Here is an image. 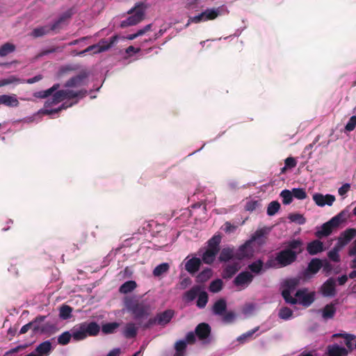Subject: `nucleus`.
<instances>
[{
    "label": "nucleus",
    "instance_id": "obj_40",
    "mask_svg": "<svg viewBox=\"0 0 356 356\" xmlns=\"http://www.w3.org/2000/svg\"><path fill=\"white\" fill-rule=\"evenodd\" d=\"M264 267V262L261 259H258L254 262L249 264L248 268L253 273L259 274L261 273Z\"/></svg>",
    "mask_w": 356,
    "mask_h": 356
},
{
    "label": "nucleus",
    "instance_id": "obj_7",
    "mask_svg": "<svg viewBox=\"0 0 356 356\" xmlns=\"http://www.w3.org/2000/svg\"><path fill=\"white\" fill-rule=\"evenodd\" d=\"M294 298L297 300V303L307 307L314 301L315 294L314 292L308 293L307 289H302L296 291Z\"/></svg>",
    "mask_w": 356,
    "mask_h": 356
},
{
    "label": "nucleus",
    "instance_id": "obj_3",
    "mask_svg": "<svg viewBox=\"0 0 356 356\" xmlns=\"http://www.w3.org/2000/svg\"><path fill=\"white\" fill-rule=\"evenodd\" d=\"M349 218V215L342 211L329 221L323 223L320 229L315 232V236L318 238L328 236L332 232L333 229L337 227L341 222H345Z\"/></svg>",
    "mask_w": 356,
    "mask_h": 356
},
{
    "label": "nucleus",
    "instance_id": "obj_27",
    "mask_svg": "<svg viewBox=\"0 0 356 356\" xmlns=\"http://www.w3.org/2000/svg\"><path fill=\"white\" fill-rule=\"evenodd\" d=\"M138 333V327H136L134 323H128L126 324L122 334L124 337L127 339H133L135 338Z\"/></svg>",
    "mask_w": 356,
    "mask_h": 356
},
{
    "label": "nucleus",
    "instance_id": "obj_38",
    "mask_svg": "<svg viewBox=\"0 0 356 356\" xmlns=\"http://www.w3.org/2000/svg\"><path fill=\"white\" fill-rule=\"evenodd\" d=\"M203 14L204 21L215 19L220 15V8L207 9L203 11Z\"/></svg>",
    "mask_w": 356,
    "mask_h": 356
},
{
    "label": "nucleus",
    "instance_id": "obj_6",
    "mask_svg": "<svg viewBox=\"0 0 356 356\" xmlns=\"http://www.w3.org/2000/svg\"><path fill=\"white\" fill-rule=\"evenodd\" d=\"M300 284V279L295 277L286 280L284 283V289L282 291V296L286 302L291 305L297 304V300L291 296V293Z\"/></svg>",
    "mask_w": 356,
    "mask_h": 356
},
{
    "label": "nucleus",
    "instance_id": "obj_54",
    "mask_svg": "<svg viewBox=\"0 0 356 356\" xmlns=\"http://www.w3.org/2000/svg\"><path fill=\"white\" fill-rule=\"evenodd\" d=\"M158 325V320L156 315L154 317L150 318L148 321L145 323H138V325L142 327L143 330H148L153 327L154 325Z\"/></svg>",
    "mask_w": 356,
    "mask_h": 356
},
{
    "label": "nucleus",
    "instance_id": "obj_26",
    "mask_svg": "<svg viewBox=\"0 0 356 356\" xmlns=\"http://www.w3.org/2000/svg\"><path fill=\"white\" fill-rule=\"evenodd\" d=\"M227 309V302L225 299L220 298L216 301L213 305L212 312L215 315L222 316Z\"/></svg>",
    "mask_w": 356,
    "mask_h": 356
},
{
    "label": "nucleus",
    "instance_id": "obj_28",
    "mask_svg": "<svg viewBox=\"0 0 356 356\" xmlns=\"http://www.w3.org/2000/svg\"><path fill=\"white\" fill-rule=\"evenodd\" d=\"M60 84L55 83L50 88L46 90H41L33 93V96L39 99H45L49 96L51 95L56 90L59 89Z\"/></svg>",
    "mask_w": 356,
    "mask_h": 356
},
{
    "label": "nucleus",
    "instance_id": "obj_50",
    "mask_svg": "<svg viewBox=\"0 0 356 356\" xmlns=\"http://www.w3.org/2000/svg\"><path fill=\"white\" fill-rule=\"evenodd\" d=\"M72 309L69 305H63L60 308L59 316L62 319L66 320L71 316Z\"/></svg>",
    "mask_w": 356,
    "mask_h": 356
},
{
    "label": "nucleus",
    "instance_id": "obj_55",
    "mask_svg": "<svg viewBox=\"0 0 356 356\" xmlns=\"http://www.w3.org/2000/svg\"><path fill=\"white\" fill-rule=\"evenodd\" d=\"M19 82V79L15 76H10L6 79H0V88L12 83H18Z\"/></svg>",
    "mask_w": 356,
    "mask_h": 356
},
{
    "label": "nucleus",
    "instance_id": "obj_36",
    "mask_svg": "<svg viewBox=\"0 0 356 356\" xmlns=\"http://www.w3.org/2000/svg\"><path fill=\"white\" fill-rule=\"evenodd\" d=\"M137 286L136 282L134 280H129L122 284L120 289L119 291L121 293L127 294L128 293L134 291Z\"/></svg>",
    "mask_w": 356,
    "mask_h": 356
},
{
    "label": "nucleus",
    "instance_id": "obj_46",
    "mask_svg": "<svg viewBox=\"0 0 356 356\" xmlns=\"http://www.w3.org/2000/svg\"><path fill=\"white\" fill-rule=\"evenodd\" d=\"M208 294L205 291H200L197 296V307L203 309L206 307L208 302Z\"/></svg>",
    "mask_w": 356,
    "mask_h": 356
},
{
    "label": "nucleus",
    "instance_id": "obj_29",
    "mask_svg": "<svg viewBox=\"0 0 356 356\" xmlns=\"http://www.w3.org/2000/svg\"><path fill=\"white\" fill-rule=\"evenodd\" d=\"M218 252L207 248L202 254V262L206 264H212L218 254Z\"/></svg>",
    "mask_w": 356,
    "mask_h": 356
},
{
    "label": "nucleus",
    "instance_id": "obj_11",
    "mask_svg": "<svg viewBox=\"0 0 356 356\" xmlns=\"http://www.w3.org/2000/svg\"><path fill=\"white\" fill-rule=\"evenodd\" d=\"M82 330L85 334H86V338L90 337L97 336L100 330L99 325L96 322H83L79 324Z\"/></svg>",
    "mask_w": 356,
    "mask_h": 356
},
{
    "label": "nucleus",
    "instance_id": "obj_10",
    "mask_svg": "<svg viewBox=\"0 0 356 356\" xmlns=\"http://www.w3.org/2000/svg\"><path fill=\"white\" fill-rule=\"evenodd\" d=\"M321 291L325 297H333L336 294V283L334 278L327 280L321 286Z\"/></svg>",
    "mask_w": 356,
    "mask_h": 356
},
{
    "label": "nucleus",
    "instance_id": "obj_59",
    "mask_svg": "<svg viewBox=\"0 0 356 356\" xmlns=\"http://www.w3.org/2000/svg\"><path fill=\"white\" fill-rule=\"evenodd\" d=\"M99 49H100V45H98V44H92V45L88 47L84 50L79 52L78 55L81 56L86 53L92 51H93L94 54H99V53H102V51H99Z\"/></svg>",
    "mask_w": 356,
    "mask_h": 356
},
{
    "label": "nucleus",
    "instance_id": "obj_32",
    "mask_svg": "<svg viewBox=\"0 0 356 356\" xmlns=\"http://www.w3.org/2000/svg\"><path fill=\"white\" fill-rule=\"evenodd\" d=\"M46 316H36L32 321L30 323H33L31 325V330L34 334H38L41 332V327L42 323L44 321L46 318Z\"/></svg>",
    "mask_w": 356,
    "mask_h": 356
},
{
    "label": "nucleus",
    "instance_id": "obj_12",
    "mask_svg": "<svg viewBox=\"0 0 356 356\" xmlns=\"http://www.w3.org/2000/svg\"><path fill=\"white\" fill-rule=\"evenodd\" d=\"M313 200L319 207H324L325 205L332 206L335 201V197L330 194L324 195L321 193H315L313 195Z\"/></svg>",
    "mask_w": 356,
    "mask_h": 356
},
{
    "label": "nucleus",
    "instance_id": "obj_15",
    "mask_svg": "<svg viewBox=\"0 0 356 356\" xmlns=\"http://www.w3.org/2000/svg\"><path fill=\"white\" fill-rule=\"evenodd\" d=\"M175 316V311L172 309H166L163 312L156 314L158 325L161 326H165L168 324Z\"/></svg>",
    "mask_w": 356,
    "mask_h": 356
},
{
    "label": "nucleus",
    "instance_id": "obj_39",
    "mask_svg": "<svg viewBox=\"0 0 356 356\" xmlns=\"http://www.w3.org/2000/svg\"><path fill=\"white\" fill-rule=\"evenodd\" d=\"M200 291V286H195L184 293V298L187 301H193L198 296Z\"/></svg>",
    "mask_w": 356,
    "mask_h": 356
},
{
    "label": "nucleus",
    "instance_id": "obj_63",
    "mask_svg": "<svg viewBox=\"0 0 356 356\" xmlns=\"http://www.w3.org/2000/svg\"><path fill=\"white\" fill-rule=\"evenodd\" d=\"M356 338L355 335L348 334H346L345 337V344L347 348L350 350H353V343L352 341Z\"/></svg>",
    "mask_w": 356,
    "mask_h": 356
},
{
    "label": "nucleus",
    "instance_id": "obj_61",
    "mask_svg": "<svg viewBox=\"0 0 356 356\" xmlns=\"http://www.w3.org/2000/svg\"><path fill=\"white\" fill-rule=\"evenodd\" d=\"M222 316V320L224 322L232 323L234 320V318L236 317V314L234 312L229 311V312H225Z\"/></svg>",
    "mask_w": 356,
    "mask_h": 356
},
{
    "label": "nucleus",
    "instance_id": "obj_23",
    "mask_svg": "<svg viewBox=\"0 0 356 356\" xmlns=\"http://www.w3.org/2000/svg\"><path fill=\"white\" fill-rule=\"evenodd\" d=\"M348 352L346 348L341 347L337 344L327 347V356H347Z\"/></svg>",
    "mask_w": 356,
    "mask_h": 356
},
{
    "label": "nucleus",
    "instance_id": "obj_30",
    "mask_svg": "<svg viewBox=\"0 0 356 356\" xmlns=\"http://www.w3.org/2000/svg\"><path fill=\"white\" fill-rule=\"evenodd\" d=\"M234 257V248H225L220 252L218 259L220 261H228Z\"/></svg>",
    "mask_w": 356,
    "mask_h": 356
},
{
    "label": "nucleus",
    "instance_id": "obj_34",
    "mask_svg": "<svg viewBox=\"0 0 356 356\" xmlns=\"http://www.w3.org/2000/svg\"><path fill=\"white\" fill-rule=\"evenodd\" d=\"M71 331L74 341H79L86 339V334H84L79 324L75 325Z\"/></svg>",
    "mask_w": 356,
    "mask_h": 356
},
{
    "label": "nucleus",
    "instance_id": "obj_1",
    "mask_svg": "<svg viewBox=\"0 0 356 356\" xmlns=\"http://www.w3.org/2000/svg\"><path fill=\"white\" fill-rule=\"evenodd\" d=\"M303 251V243L300 239H293L285 243V248L276 254L280 267H286L294 263L298 254Z\"/></svg>",
    "mask_w": 356,
    "mask_h": 356
},
{
    "label": "nucleus",
    "instance_id": "obj_18",
    "mask_svg": "<svg viewBox=\"0 0 356 356\" xmlns=\"http://www.w3.org/2000/svg\"><path fill=\"white\" fill-rule=\"evenodd\" d=\"M324 250L323 242L319 240H314L307 245V251L310 255H315Z\"/></svg>",
    "mask_w": 356,
    "mask_h": 356
},
{
    "label": "nucleus",
    "instance_id": "obj_41",
    "mask_svg": "<svg viewBox=\"0 0 356 356\" xmlns=\"http://www.w3.org/2000/svg\"><path fill=\"white\" fill-rule=\"evenodd\" d=\"M212 270L209 268H207L197 275V281L198 282L204 283L212 276Z\"/></svg>",
    "mask_w": 356,
    "mask_h": 356
},
{
    "label": "nucleus",
    "instance_id": "obj_62",
    "mask_svg": "<svg viewBox=\"0 0 356 356\" xmlns=\"http://www.w3.org/2000/svg\"><path fill=\"white\" fill-rule=\"evenodd\" d=\"M265 266L266 268H280L278 261L276 260V257L275 258L269 259L265 264Z\"/></svg>",
    "mask_w": 356,
    "mask_h": 356
},
{
    "label": "nucleus",
    "instance_id": "obj_42",
    "mask_svg": "<svg viewBox=\"0 0 356 356\" xmlns=\"http://www.w3.org/2000/svg\"><path fill=\"white\" fill-rule=\"evenodd\" d=\"M119 326L120 323L117 322L107 323L102 325V331L106 334H112L115 332V330L118 328Z\"/></svg>",
    "mask_w": 356,
    "mask_h": 356
},
{
    "label": "nucleus",
    "instance_id": "obj_31",
    "mask_svg": "<svg viewBox=\"0 0 356 356\" xmlns=\"http://www.w3.org/2000/svg\"><path fill=\"white\" fill-rule=\"evenodd\" d=\"M240 266L238 263L227 265L223 270V277L231 278L239 270Z\"/></svg>",
    "mask_w": 356,
    "mask_h": 356
},
{
    "label": "nucleus",
    "instance_id": "obj_2",
    "mask_svg": "<svg viewBox=\"0 0 356 356\" xmlns=\"http://www.w3.org/2000/svg\"><path fill=\"white\" fill-rule=\"evenodd\" d=\"M125 306L127 311L133 316L136 321L147 318L151 313L149 304L144 300L136 298H129L125 301Z\"/></svg>",
    "mask_w": 356,
    "mask_h": 356
},
{
    "label": "nucleus",
    "instance_id": "obj_17",
    "mask_svg": "<svg viewBox=\"0 0 356 356\" xmlns=\"http://www.w3.org/2000/svg\"><path fill=\"white\" fill-rule=\"evenodd\" d=\"M195 333L200 340L206 339L210 335L211 327L206 323H200L195 327Z\"/></svg>",
    "mask_w": 356,
    "mask_h": 356
},
{
    "label": "nucleus",
    "instance_id": "obj_49",
    "mask_svg": "<svg viewBox=\"0 0 356 356\" xmlns=\"http://www.w3.org/2000/svg\"><path fill=\"white\" fill-rule=\"evenodd\" d=\"M259 327L257 326V327H254V329L249 330L245 333H243V334H241V336H239L237 338V341L241 343H245L248 339L252 338L253 334L256 332H257L259 330Z\"/></svg>",
    "mask_w": 356,
    "mask_h": 356
},
{
    "label": "nucleus",
    "instance_id": "obj_20",
    "mask_svg": "<svg viewBox=\"0 0 356 356\" xmlns=\"http://www.w3.org/2000/svg\"><path fill=\"white\" fill-rule=\"evenodd\" d=\"M1 104L8 107H17L19 102L15 95H0V105Z\"/></svg>",
    "mask_w": 356,
    "mask_h": 356
},
{
    "label": "nucleus",
    "instance_id": "obj_21",
    "mask_svg": "<svg viewBox=\"0 0 356 356\" xmlns=\"http://www.w3.org/2000/svg\"><path fill=\"white\" fill-rule=\"evenodd\" d=\"M52 350V346L50 341H44L40 343L35 348V351L38 356H47Z\"/></svg>",
    "mask_w": 356,
    "mask_h": 356
},
{
    "label": "nucleus",
    "instance_id": "obj_60",
    "mask_svg": "<svg viewBox=\"0 0 356 356\" xmlns=\"http://www.w3.org/2000/svg\"><path fill=\"white\" fill-rule=\"evenodd\" d=\"M356 127V115L350 117L347 124L345 126V129L347 131H352Z\"/></svg>",
    "mask_w": 356,
    "mask_h": 356
},
{
    "label": "nucleus",
    "instance_id": "obj_14",
    "mask_svg": "<svg viewBox=\"0 0 356 356\" xmlns=\"http://www.w3.org/2000/svg\"><path fill=\"white\" fill-rule=\"evenodd\" d=\"M323 266V262L320 259L314 258L308 264L307 269L304 272V276L307 277L309 274L315 275Z\"/></svg>",
    "mask_w": 356,
    "mask_h": 356
},
{
    "label": "nucleus",
    "instance_id": "obj_19",
    "mask_svg": "<svg viewBox=\"0 0 356 356\" xmlns=\"http://www.w3.org/2000/svg\"><path fill=\"white\" fill-rule=\"evenodd\" d=\"M52 97L51 99H48L45 104L44 106L46 107L50 106L51 105H56L62 101L66 99L65 97L64 90H56L52 95Z\"/></svg>",
    "mask_w": 356,
    "mask_h": 356
},
{
    "label": "nucleus",
    "instance_id": "obj_51",
    "mask_svg": "<svg viewBox=\"0 0 356 356\" xmlns=\"http://www.w3.org/2000/svg\"><path fill=\"white\" fill-rule=\"evenodd\" d=\"M280 209V204L277 201L271 202L267 208V214L270 216H274Z\"/></svg>",
    "mask_w": 356,
    "mask_h": 356
},
{
    "label": "nucleus",
    "instance_id": "obj_58",
    "mask_svg": "<svg viewBox=\"0 0 356 356\" xmlns=\"http://www.w3.org/2000/svg\"><path fill=\"white\" fill-rule=\"evenodd\" d=\"M293 196L298 200H304L307 197V193L303 188H296L292 189Z\"/></svg>",
    "mask_w": 356,
    "mask_h": 356
},
{
    "label": "nucleus",
    "instance_id": "obj_4",
    "mask_svg": "<svg viewBox=\"0 0 356 356\" xmlns=\"http://www.w3.org/2000/svg\"><path fill=\"white\" fill-rule=\"evenodd\" d=\"M145 11V6L144 3H138L134 8L128 11V14L131 15L121 22L120 26L125 28L138 24L144 19Z\"/></svg>",
    "mask_w": 356,
    "mask_h": 356
},
{
    "label": "nucleus",
    "instance_id": "obj_45",
    "mask_svg": "<svg viewBox=\"0 0 356 356\" xmlns=\"http://www.w3.org/2000/svg\"><path fill=\"white\" fill-rule=\"evenodd\" d=\"M15 50V46L6 42L0 47V57H4Z\"/></svg>",
    "mask_w": 356,
    "mask_h": 356
},
{
    "label": "nucleus",
    "instance_id": "obj_33",
    "mask_svg": "<svg viewBox=\"0 0 356 356\" xmlns=\"http://www.w3.org/2000/svg\"><path fill=\"white\" fill-rule=\"evenodd\" d=\"M73 13L71 9L66 11L63 15H61L56 21H55L50 26L49 31H55L56 29L60 27V25L62 22H63L66 19L70 18L72 15Z\"/></svg>",
    "mask_w": 356,
    "mask_h": 356
},
{
    "label": "nucleus",
    "instance_id": "obj_8",
    "mask_svg": "<svg viewBox=\"0 0 356 356\" xmlns=\"http://www.w3.org/2000/svg\"><path fill=\"white\" fill-rule=\"evenodd\" d=\"M89 76L88 72L82 71L76 76L69 79L64 84L66 88H79L86 85V81Z\"/></svg>",
    "mask_w": 356,
    "mask_h": 356
},
{
    "label": "nucleus",
    "instance_id": "obj_57",
    "mask_svg": "<svg viewBox=\"0 0 356 356\" xmlns=\"http://www.w3.org/2000/svg\"><path fill=\"white\" fill-rule=\"evenodd\" d=\"M289 219L292 222H298L299 225H304L306 222V219L300 213H291L289 216Z\"/></svg>",
    "mask_w": 356,
    "mask_h": 356
},
{
    "label": "nucleus",
    "instance_id": "obj_64",
    "mask_svg": "<svg viewBox=\"0 0 356 356\" xmlns=\"http://www.w3.org/2000/svg\"><path fill=\"white\" fill-rule=\"evenodd\" d=\"M284 163H285L286 167L291 169L296 166L297 161L295 158L289 156L285 159Z\"/></svg>",
    "mask_w": 356,
    "mask_h": 356
},
{
    "label": "nucleus",
    "instance_id": "obj_24",
    "mask_svg": "<svg viewBox=\"0 0 356 356\" xmlns=\"http://www.w3.org/2000/svg\"><path fill=\"white\" fill-rule=\"evenodd\" d=\"M118 35H113L108 40L106 39H102L97 44L98 45H100V49H99V51H106L108 50L110 48H111L113 44L118 42Z\"/></svg>",
    "mask_w": 356,
    "mask_h": 356
},
{
    "label": "nucleus",
    "instance_id": "obj_52",
    "mask_svg": "<svg viewBox=\"0 0 356 356\" xmlns=\"http://www.w3.org/2000/svg\"><path fill=\"white\" fill-rule=\"evenodd\" d=\"M280 196L282 197V203L284 204H291L293 197L292 191L287 189L282 191L280 193Z\"/></svg>",
    "mask_w": 356,
    "mask_h": 356
},
{
    "label": "nucleus",
    "instance_id": "obj_5",
    "mask_svg": "<svg viewBox=\"0 0 356 356\" xmlns=\"http://www.w3.org/2000/svg\"><path fill=\"white\" fill-rule=\"evenodd\" d=\"M268 231L266 228H262L257 230L251 236V238L242 245L239 250L241 256L238 258H242L248 256V254L244 252L245 250L250 245L252 242H255L259 245H264L266 243V235Z\"/></svg>",
    "mask_w": 356,
    "mask_h": 356
},
{
    "label": "nucleus",
    "instance_id": "obj_44",
    "mask_svg": "<svg viewBox=\"0 0 356 356\" xmlns=\"http://www.w3.org/2000/svg\"><path fill=\"white\" fill-rule=\"evenodd\" d=\"M49 32V26H43L35 28L31 32V35L34 38H39L48 34Z\"/></svg>",
    "mask_w": 356,
    "mask_h": 356
},
{
    "label": "nucleus",
    "instance_id": "obj_53",
    "mask_svg": "<svg viewBox=\"0 0 356 356\" xmlns=\"http://www.w3.org/2000/svg\"><path fill=\"white\" fill-rule=\"evenodd\" d=\"M341 248H339L338 243L334 246V248L328 252V257L330 260L334 262H339L340 261V257L339 254V251Z\"/></svg>",
    "mask_w": 356,
    "mask_h": 356
},
{
    "label": "nucleus",
    "instance_id": "obj_9",
    "mask_svg": "<svg viewBox=\"0 0 356 356\" xmlns=\"http://www.w3.org/2000/svg\"><path fill=\"white\" fill-rule=\"evenodd\" d=\"M253 275L248 271L240 273L234 280V284L236 286H247L253 280Z\"/></svg>",
    "mask_w": 356,
    "mask_h": 356
},
{
    "label": "nucleus",
    "instance_id": "obj_22",
    "mask_svg": "<svg viewBox=\"0 0 356 356\" xmlns=\"http://www.w3.org/2000/svg\"><path fill=\"white\" fill-rule=\"evenodd\" d=\"M66 99H72L75 98H83L88 95L86 89H81L77 91L71 90L70 88L63 89Z\"/></svg>",
    "mask_w": 356,
    "mask_h": 356
},
{
    "label": "nucleus",
    "instance_id": "obj_35",
    "mask_svg": "<svg viewBox=\"0 0 356 356\" xmlns=\"http://www.w3.org/2000/svg\"><path fill=\"white\" fill-rule=\"evenodd\" d=\"M220 242H221V236L220 235H214L208 241L207 248L219 252Z\"/></svg>",
    "mask_w": 356,
    "mask_h": 356
},
{
    "label": "nucleus",
    "instance_id": "obj_37",
    "mask_svg": "<svg viewBox=\"0 0 356 356\" xmlns=\"http://www.w3.org/2000/svg\"><path fill=\"white\" fill-rule=\"evenodd\" d=\"M170 270V265L168 263H162L154 268L152 274L154 277H160L167 273Z\"/></svg>",
    "mask_w": 356,
    "mask_h": 356
},
{
    "label": "nucleus",
    "instance_id": "obj_43",
    "mask_svg": "<svg viewBox=\"0 0 356 356\" xmlns=\"http://www.w3.org/2000/svg\"><path fill=\"white\" fill-rule=\"evenodd\" d=\"M56 331V325L51 322L42 323L41 327V334H51Z\"/></svg>",
    "mask_w": 356,
    "mask_h": 356
},
{
    "label": "nucleus",
    "instance_id": "obj_13",
    "mask_svg": "<svg viewBox=\"0 0 356 356\" xmlns=\"http://www.w3.org/2000/svg\"><path fill=\"white\" fill-rule=\"evenodd\" d=\"M356 236V229L348 228L341 233L338 239V245L339 248H342L347 245L353 238Z\"/></svg>",
    "mask_w": 356,
    "mask_h": 356
},
{
    "label": "nucleus",
    "instance_id": "obj_47",
    "mask_svg": "<svg viewBox=\"0 0 356 356\" xmlns=\"http://www.w3.org/2000/svg\"><path fill=\"white\" fill-rule=\"evenodd\" d=\"M223 282L220 279H216L210 283L209 290L212 293H218L222 290Z\"/></svg>",
    "mask_w": 356,
    "mask_h": 356
},
{
    "label": "nucleus",
    "instance_id": "obj_56",
    "mask_svg": "<svg viewBox=\"0 0 356 356\" xmlns=\"http://www.w3.org/2000/svg\"><path fill=\"white\" fill-rule=\"evenodd\" d=\"M278 315L280 318L288 320L291 316H292L293 312L290 308L284 307L280 309Z\"/></svg>",
    "mask_w": 356,
    "mask_h": 356
},
{
    "label": "nucleus",
    "instance_id": "obj_25",
    "mask_svg": "<svg viewBox=\"0 0 356 356\" xmlns=\"http://www.w3.org/2000/svg\"><path fill=\"white\" fill-rule=\"evenodd\" d=\"M336 312L337 308L335 305L333 303L327 304L321 310L322 318L325 321L332 319L334 317Z\"/></svg>",
    "mask_w": 356,
    "mask_h": 356
},
{
    "label": "nucleus",
    "instance_id": "obj_16",
    "mask_svg": "<svg viewBox=\"0 0 356 356\" xmlns=\"http://www.w3.org/2000/svg\"><path fill=\"white\" fill-rule=\"evenodd\" d=\"M202 264V260L197 257H193L185 263V269L190 274L193 275L196 273Z\"/></svg>",
    "mask_w": 356,
    "mask_h": 356
},
{
    "label": "nucleus",
    "instance_id": "obj_48",
    "mask_svg": "<svg viewBox=\"0 0 356 356\" xmlns=\"http://www.w3.org/2000/svg\"><path fill=\"white\" fill-rule=\"evenodd\" d=\"M72 338V333L69 331L64 332L58 337V343L62 346H65L70 343Z\"/></svg>",
    "mask_w": 356,
    "mask_h": 356
}]
</instances>
